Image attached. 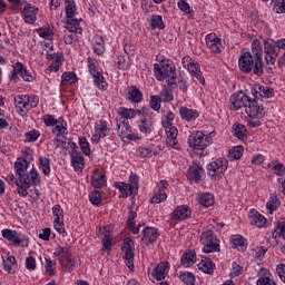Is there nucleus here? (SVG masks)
<instances>
[{
  "label": "nucleus",
  "instance_id": "1",
  "mask_svg": "<svg viewBox=\"0 0 285 285\" xmlns=\"http://www.w3.org/2000/svg\"><path fill=\"white\" fill-rule=\"evenodd\" d=\"M229 110L237 112V110H242V108H246L245 112L247 115V126L248 128H259L262 126V120L266 111L264 110V106L259 102L253 100V98L248 97L244 91H238L230 96L229 98Z\"/></svg>",
  "mask_w": 285,
  "mask_h": 285
},
{
  "label": "nucleus",
  "instance_id": "2",
  "mask_svg": "<svg viewBox=\"0 0 285 285\" xmlns=\"http://www.w3.org/2000/svg\"><path fill=\"white\" fill-rule=\"evenodd\" d=\"M264 49L262 42L255 39L252 42V51H246L238 58V68L240 72L250 75L253 72L257 77L264 75Z\"/></svg>",
  "mask_w": 285,
  "mask_h": 285
},
{
  "label": "nucleus",
  "instance_id": "3",
  "mask_svg": "<svg viewBox=\"0 0 285 285\" xmlns=\"http://www.w3.org/2000/svg\"><path fill=\"white\" fill-rule=\"evenodd\" d=\"M29 166L30 161H28L26 157H19L14 163L16 175L19 177L18 195H20V197H28V188H30V186L41 185L39 171L32 168L28 173Z\"/></svg>",
  "mask_w": 285,
  "mask_h": 285
},
{
  "label": "nucleus",
  "instance_id": "4",
  "mask_svg": "<svg viewBox=\"0 0 285 285\" xmlns=\"http://www.w3.org/2000/svg\"><path fill=\"white\" fill-rule=\"evenodd\" d=\"M154 75L157 81H167V86L177 88V68L170 59H161L159 63H154Z\"/></svg>",
  "mask_w": 285,
  "mask_h": 285
},
{
  "label": "nucleus",
  "instance_id": "5",
  "mask_svg": "<svg viewBox=\"0 0 285 285\" xmlns=\"http://www.w3.org/2000/svg\"><path fill=\"white\" fill-rule=\"evenodd\" d=\"M213 137H215V131H210L208 135L204 131H194L188 136L187 144L196 155L206 157V148L213 144Z\"/></svg>",
  "mask_w": 285,
  "mask_h": 285
},
{
  "label": "nucleus",
  "instance_id": "6",
  "mask_svg": "<svg viewBox=\"0 0 285 285\" xmlns=\"http://www.w3.org/2000/svg\"><path fill=\"white\" fill-rule=\"evenodd\" d=\"M55 257H58L61 266L67 273H72L77 266V259L66 246H58L53 252Z\"/></svg>",
  "mask_w": 285,
  "mask_h": 285
},
{
  "label": "nucleus",
  "instance_id": "7",
  "mask_svg": "<svg viewBox=\"0 0 285 285\" xmlns=\"http://www.w3.org/2000/svg\"><path fill=\"white\" fill-rule=\"evenodd\" d=\"M87 66H88L89 75H91L94 79V86H96L98 90H102V91L108 90V82L106 81V78L104 77V73L101 72V70H99V67H97V61L91 57H89L87 58Z\"/></svg>",
  "mask_w": 285,
  "mask_h": 285
},
{
  "label": "nucleus",
  "instance_id": "8",
  "mask_svg": "<svg viewBox=\"0 0 285 285\" xmlns=\"http://www.w3.org/2000/svg\"><path fill=\"white\" fill-rule=\"evenodd\" d=\"M228 170V160L218 158L207 164V175L214 181H219L224 177V174Z\"/></svg>",
  "mask_w": 285,
  "mask_h": 285
},
{
  "label": "nucleus",
  "instance_id": "9",
  "mask_svg": "<svg viewBox=\"0 0 285 285\" xmlns=\"http://www.w3.org/2000/svg\"><path fill=\"white\" fill-rule=\"evenodd\" d=\"M1 235L7 242H10L11 246H22L23 248H28L30 244V238H28V236L14 229H2Z\"/></svg>",
  "mask_w": 285,
  "mask_h": 285
},
{
  "label": "nucleus",
  "instance_id": "10",
  "mask_svg": "<svg viewBox=\"0 0 285 285\" xmlns=\"http://www.w3.org/2000/svg\"><path fill=\"white\" fill-rule=\"evenodd\" d=\"M110 135V124L106 119H99L95 122L91 144H99L101 139Z\"/></svg>",
  "mask_w": 285,
  "mask_h": 285
},
{
  "label": "nucleus",
  "instance_id": "11",
  "mask_svg": "<svg viewBox=\"0 0 285 285\" xmlns=\"http://www.w3.org/2000/svg\"><path fill=\"white\" fill-rule=\"evenodd\" d=\"M250 94L254 97L252 98V101H255L256 104H259V99H271L272 97H275L273 88L262 85H254Z\"/></svg>",
  "mask_w": 285,
  "mask_h": 285
},
{
  "label": "nucleus",
  "instance_id": "12",
  "mask_svg": "<svg viewBox=\"0 0 285 285\" xmlns=\"http://www.w3.org/2000/svg\"><path fill=\"white\" fill-rule=\"evenodd\" d=\"M121 252L124 253L126 266L135 268V242L130 238L125 239Z\"/></svg>",
  "mask_w": 285,
  "mask_h": 285
},
{
  "label": "nucleus",
  "instance_id": "13",
  "mask_svg": "<svg viewBox=\"0 0 285 285\" xmlns=\"http://www.w3.org/2000/svg\"><path fill=\"white\" fill-rule=\"evenodd\" d=\"M19 77H21L23 79V81H27L29 83H31V81H35L32 73H30V71H28L26 66H23V63H21V62H16V66L13 67V70L11 71L10 79H11V81H17V79H19Z\"/></svg>",
  "mask_w": 285,
  "mask_h": 285
},
{
  "label": "nucleus",
  "instance_id": "14",
  "mask_svg": "<svg viewBox=\"0 0 285 285\" xmlns=\"http://www.w3.org/2000/svg\"><path fill=\"white\" fill-rule=\"evenodd\" d=\"M141 242L146 244V246H150V244H155L159 238V229L157 227L145 226L141 230Z\"/></svg>",
  "mask_w": 285,
  "mask_h": 285
},
{
  "label": "nucleus",
  "instance_id": "15",
  "mask_svg": "<svg viewBox=\"0 0 285 285\" xmlns=\"http://www.w3.org/2000/svg\"><path fill=\"white\" fill-rule=\"evenodd\" d=\"M190 215H193L190 207H188V205H180L174 209L170 214V218L174 219V222H185V219L190 218Z\"/></svg>",
  "mask_w": 285,
  "mask_h": 285
},
{
  "label": "nucleus",
  "instance_id": "16",
  "mask_svg": "<svg viewBox=\"0 0 285 285\" xmlns=\"http://www.w3.org/2000/svg\"><path fill=\"white\" fill-rule=\"evenodd\" d=\"M37 14H39V8L24 1V7L22 10L24 23H35V21H37Z\"/></svg>",
  "mask_w": 285,
  "mask_h": 285
},
{
  "label": "nucleus",
  "instance_id": "17",
  "mask_svg": "<svg viewBox=\"0 0 285 285\" xmlns=\"http://www.w3.org/2000/svg\"><path fill=\"white\" fill-rule=\"evenodd\" d=\"M150 109L144 107L142 112V118L140 119V125H139V130L144 132L145 135H150L153 132V118L148 116Z\"/></svg>",
  "mask_w": 285,
  "mask_h": 285
},
{
  "label": "nucleus",
  "instance_id": "18",
  "mask_svg": "<svg viewBox=\"0 0 285 285\" xmlns=\"http://www.w3.org/2000/svg\"><path fill=\"white\" fill-rule=\"evenodd\" d=\"M206 46L212 52H222V39L215 33H209L205 37Z\"/></svg>",
  "mask_w": 285,
  "mask_h": 285
},
{
  "label": "nucleus",
  "instance_id": "19",
  "mask_svg": "<svg viewBox=\"0 0 285 285\" xmlns=\"http://www.w3.org/2000/svg\"><path fill=\"white\" fill-rule=\"evenodd\" d=\"M204 176V167L195 164L190 165L188 170H187V178L189 181H202V177Z\"/></svg>",
  "mask_w": 285,
  "mask_h": 285
},
{
  "label": "nucleus",
  "instance_id": "20",
  "mask_svg": "<svg viewBox=\"0 0 285 285\" xmlns=\"http://www.w3.org/2000/svg\"><path fill=\"white\" fill-rule=\"evenodd\" d=\"M169 268L170 264L168 262L159 263L153 271L151 275L155 279L161 282V279H166Z\"/></svg>",
  "mask_w": 285,
  "mask_h": 285
},
{
  "label": "nucleus",
  "instance_id": "21",
  "mask_svg": "<svg viewBox=\"0 0 285 285\" xmlns=\"http://www.w3.org/2000/svg\"><path fill=\"white\" fill-rule=\"evenodd\" d=\"M187 70L191 75V77H195V79H197V81L202 83V86L206 83V80L204 79V73H202V67L197 63V61L194 60V62H191L189 67H187Z\"/></svg>",
  "mask_w": 285,
  "mask_h": 285
},
{
  "label": "nucleus",
  "instance_id": "22",
  "mask_svg": "<svg viewBox=\"0 0 285 285\" xmlns=\"http://www.w3.org/2000/svg\"><path fill=\"white\" fill-rule=\"evenodd\" d=\"M52 134L56 135V137L68 135V121H66L63 117L58 118V122L52 128Z\"/></svg>",
  "mask_w": 285,
  "mask_h": 285
},
{
  "label": "nucleus",
  "instance_id": "23",
  "mask_svg": "<svg viewBox=\"0 0 285 285\" xmlns=\"http://www.w3.org/2000/svg\"><path fill=\"white\" fill-rule=\"evenodd\" d=\"M114 186L117 190L121 193V196L126 199L135 193V186L127 184L125 181H116Z\"/></svg>",
  "mask_w": 285,
  "mask_h": 285
},
{
  "label": "nucleus",
  "instance_id": "24",
  "mask_svg": "<svg viewBox=\"0 0 285 285\" xmlns=\"http://www.w3.org/2000/svg\"><path fill=\"white\" fill-rule=\"evenodd\" d=\"M165 132L167 135V144L171 146V148L179 150V141L177 140L179 131L177 130V127H170L169 129H166Z\"/></svg>",
  "mask_w": 285,
  "mask_h": 285
},
{
  "label": "nucleus",
  "instance_id": "25",
  "mask_svg": "<svg viewBox=\"0 0 285 285\" xmlns=\"http://www.w3.org/2000/svg\"><path fill=\"white\" fill-rule=\"evenodd\" d=\"M127 99L128 101H131V104H141V101H144V94L139 88H137V86H130Z\"/></svg>",
  "mask_w": 285,
  "mask_h": 285
},
{
  "label": "nucleus",
  "instance_id": "26",
  "mask_svg": "<svg viewBox=\"0 0 285 285\" xmlns=\"http://www.w3.org/2000/svg\"><path fill=\"white\" fill-rule=\"evenodd\" d=\"M92 48L95 55H104V52H106V40H104V37L95 35L92 38Z\"/></svg>",
  "mask_w": 285,
  "mask_h": 285
},
{
  "label": "nucleus",
  "instance_id": "27",
  "mask_svg": "<svg viewBox=\"0 0 285 285\" xmlns=\"http://www.w3.org/2000/svg\"><path fill=\"white\" fill-rule=\"evenodd\" d=\"M179 115L180 119H184L185 121H195V119L199 117V111L188 107H180Z\"/></svg>",
  "mask_w": 285,
  "mask_h": 285
},
{
  "label": "nucleus",
  "instance_id": "28",
  "mask_svg": "<svg viewBox=\"0 0 285 285\" xmlns=\"http://www.w3.org/2000/svg\"><path fill=\"white\" fill-rule=\"evenodd\" d=\"M249 219L250 224H254V226H257V228H264V226H266V217L259 214V212H257L256 209L250 210Z\"/></svg>",
  "mask_w": 285,
  "mask_h": 285
},
{
  "label": "nucleus",
  "instance_id": "29",
  "mask_svg": "<svg viewBox=\"0 0 285 285\" xmlns=\"http://www.w3.org/2000/svg\"><path fill=\"white\" fill-rule=\"evenodd\" d=\"M232 132L234 137H237L240 141H246L248 139V134H246V126L243 124L235 122L232 127Z\"/></svg>",
  "mask_w": 285,
  "mask_h": 285
},
{
  "label": "nucleus",
  "instance_id": "30",
  "mask_svg": "<svg viewBox=\"0 0 285 285\" xmlns=\"http://www.w3.org/2000/svg\"><path fill=\"white\" fill-rule=\"evenodd\" d=\"M70 158L73 170L77 173H79V170H83V155L79 154V151H73L70 154Z\"/></svg>",
  "mask_w": 285,
  "mask_h": 285
},
{
  "label": "nucleus",
  "instance_id": "31",
  "mask_svg": "<svg viewBox=\"0 0 285 285\" xmlns=\"http://www.w3.org/2000/svg\"><path fill=\"white\" fill-rule=\"evenodd\" d=\"M117 132L119 135V137H127V138H131L130 132H132V127H130V124L128 122V120H122L117 122Z\"/></svg>",
  "mask_w": 285,
  "mask_h": 285
},
{
  "label": "nucleus",
  "instance_id": "32",
  "mask_svg": "<svg viewBox=\"0 0 285 285\" xmlns=\"http://www.w3.org/2000/svg\"><path fill=\"white\" fill-rule=\"evenodd\" d=\"M66 29L69 32H75V35H81L83 31L77 18H68L66 22Z\"/></svg>",
  "mask_w": 285,
  "mask_h": 285
},
{
  "label": "nucleus",
  "instance_id": "33",
  "mask_svg": "<svg viewBox=\"0 0 285 285\" xmlns=\"http://www.w3.org/2000/svg\"><path fill=\"white\" fill-rule=\"evenodd\" d=\"M141 110H137V109H128L125 107H120L118 109V115L120 117H124L125 121L126 119H135V117H137V115H141Z\"/></svg>",
  "mask_w": 285,
  "mask_h": 285
},
{
  "label": "nucleus",
  "instance_id": "34",
  "mask_svg": "<svg viewBox=\"0 0 285 285\" xmlns=\"http://www.w3.org/2000/svg\"><path fill=\"white\" fill-rule=\"evenodd\" d=\"M279 197H277V193H273L269 197V200L266 203V208L269 210V214L273 215L277 208H279Z\"/></svg>",
  "mask_w": 285,
  "mask_h": 285
},
{
  "label": "nucleus",
  "instance_id": "35",
  "mask_svg": "<svg viewBox=\"0 0 285 285\" xmlns=\"http://www.w3.org/2000/svg\"><path fill=\"white\" fill-rule=\"evenodd\" d=\"M230 242L234 245V247L238 248L239 250H246V247L248 246V244H246V238H244V236L239 234L233 235L230 237Z\"/></svg>",
  "mask_w": 285,
  "mask_h": 285
},
{
  "label": "nucleus",
  "instance_id": "36",
  "mask_svg": "<svg viewBox=\"0 0 285 285\" xmlns=\"http://www.w3.org/2000/svg\"><path fill=\"white\" fill-rule=\"evenodd\" d=\"M279 49V47H277V41L267 38L264 40V50H265V55H275L277 53V50Z\"/></svg>",
  "mask_w": 285,
  "mask_h": 285
},
{
  "label": "nucleus",
  "instance_id": "37",
  "mask_svg": "<svg viewBox=\"0 0 285 285\" xmlns=\"http://www.w3.org/2000/svg\"><path fill=\"white\" fill-rule=\"evenodd\" d=\"M203 253H219V239L214 238L208 243H203Z\"/></svg>",
  "mask_w": 285,
  "mask_h": 285
},
{
  "label": "nucleus",
  "instance_id": "38",
  "mask_svg": "<svg viewBox=\"0 0 285 285\" xmlns=\"http://www.w3.org/2000/svg\"><path fill=\"white\" fill-rule=\"evenodd\" d=\"M151 30H164L166 23H164V18L159 14H153L150 19Z\"/></svg>",
  "mask_w": 285,
  "mask_h": 285
},
{
  "label": "nucleus",
  "instance_id": "39",
  "mask_svg": "<svg viewBox=\"0 0 285 285\" xmlns=\"http://www.w3.org/2000/svg\"><path fill=\"white\" fill-rule=\"evenodd\" d=\"M91 184L95 188H104L106 184V175L101 174L100 171L94 173L91 176Z\"/></svg>",
  "mask_w": 285,
  "mask_h": 285
},
{
  "label": "nucleus",
  "instance_id": "40",
  "mask_svg": "<svg viewBox=\"0 0 285 285\" xmlns=\"http://www.w3.org/2000/svg\"><path fill=\"white\" fill-rule=\"evenodd\" d=\"M199 271H203V273H206L207 275H213L215 273V264L210 259L202 261L198 264Z\"/></svg>",
  "mask_w": 285,
  "mask_h": 285
},
{
  "label": "nucleus",
  "instance_id": "41",
  "mask_svg": "<svg viewBox=\"0 0 285 285\" xmlns=\"http://www.w3.org/2000/svg\"><path fill=\"white\" fill-rule=\"evenodd\" d=\"M177 88H171L170 86L165 87L161 91H160V96H158L160 98V100L163 101V104H168L170 101H173L174 96H173V90H176Z\"/></svg>",
  "mask_w": 285,
  "mask_h": 285
},
{
  "label": "nucleus",
  "instance_id": "42",
  "mask_svg": "<svg viewBox=\"0 0 285 285\" xmlns=\"http://www.w3.org/2000/svg\"><path fill=\"white\" fill-rule=\"evenodd\" d=\"M195 257H197V254L195 253V249H189L188 252H185L180 258L181 266H186V264H195Z\"/></svg>",
  "mask_w": 285,
  "mask_h": 285
},
{
  "label": "nucleus",
  "instance_id": "43",
  "mask_svg": "<svg viewBox=\"0 0 285 285\" xmlns=\"http://www.w3.org/2000/svg\"><path fill=\"white\" fill-rule=\"evenodd\" d=\"M45 262H46V265H45L46 274L49 277L57 275V262L52 261L51 258H45Z\"/></svg>",
  "mask_w": 285,
  "mask_h": 285
},
{
  "label": "nucleus",
  "instance_id": "44",
  "mask_svg": "<svg viewBox=\"0 0 285 285\" xmlns=\"http://www.w3.org/2000/svg\"><path fill=\"white\" fill-rule=\"evenodd\" d=\"M37 32L39 37H41L42 39H46L47 41H52L55 37V32L50 27H41L37 30Z\"/></svg>",
  "mask_w": 285,
  "mask_h": 285
},
{
  "label": "nucleus",
  "instance_id": "45",
  "mask_svg": "<svg viewBox=\"0 0 285 285\" xmlns=\"http://www.w3.org/2000/svg\"><path fill=\"white\" fill-rule=\"evenodd\" d=\"M72 83H77V75L75 72H63L61 86H72Z\"/></svg>",
  "mask_w": 285,
  "mask_h": 285
},
{
  "label": "nucleus",
  "instance_id": "46",
  "mask_svg": "<svg viewBox=\"0 0 285 285\" xmlns=\"http://www.w3.org/2000/svg\"><path fill=\"white\" fill-rule=\"evenodd\" d=\"M213 204H215V198L213 197V195L205 193L202 194L199 197V205L204 206V208H208L209 206H213Z\"/></svg>",
  "mask_w": 285,
  "mask_h": 285
},
{
  "label": "nucleus",
  "instance_id": "47",
  "mask_svg": "<svg viewBox=\"0 0 285 285\" xmlns=\"http://www.w3.org/2000/svg\"><path fill=\"white\" fill-rule=\"evenodd\" d=\"M256 285H277L272 274H263L256 281Z\"/></svg>",
  "mask_w": 285,
  "mask_h": 285
},
{
  "label": "nucleus",
  "instance_id": "48",
  "mask_svg": "<svg viewBox=\"0 0 285 285\" xmlns=\"http://www.w3.org/2000/svg\"><path fill=\"white\" fill-rule=\"evenodd\" d=\"M39 166H40L43 175H46V177H48V175H50V158L40 156L39 157Z\"/></svg>",
  "mask_w": 285,
  "mask_h": 285
},
{
  "label": "nucleus",
  "instance_id": "49",
  "mask_svg": "<svg viewBox=\"0 0 285 285\" xmlns=\"http://www.w3.org/2000/svg\"><path fill=\"white\" fill-rule=\"evenodd\" d=\"M136 155L144 159L146 157H153L154 155H157V153H155V150H153L151 147H141L140 146L137 148Z\"/></svg>",
  "mask_w": 285,
  "mask_h": 285
},
{
  "label": "nucleus",
  "instance_id": "50",
  "mask_svg": "<svg viewBox=\"0 0 285 285\" xmlns=\"http://www.w3.org/2000/svg\"><path fill=\"white\" fill-rule=\"evenodd\" d=\"M179 278L185 285H195V274L190 272H181Z\"/></svg>",
  "mask_w": 285,
  "mask_h": 285
},
{
  "label": "nucleus",
  "instance_id": "51",
  "mask_svg": "<svg viewBox=\"0 0 285 285\" xmlns=\"http://www.w3.org/2000/svg\"><path fill=\"white\" fill-rule=\"evenodd\" d=\"M244 155V146H236V147H233L230 150H229V157L232 159H242V156Z\"/></svg>",
  "mask_w": 285,
  "mask_h": 285
},
{
  "label": "nucleus",
  "instance_id": "52",
  "mask_svg": "<svg viewBox=\"0 0 285 285\" xmlns=\"http://www.w3.org/2000/svg\"><path fill=\"white\" fill-rule=\"evenodd\" d=\"M39 137H41V132H39L37 129H32L24 134V141L35 142L37 139H39Z\"/></svg>",
  "mask_w": 285,
  "mask_h": 285
},
{
  "label": "nucleus",
  "instance_id": "53",
  "mask_svg": "<svg viewBox=\"0 0 285 285\" xmlns=\"http://www.w3.org/2000/svg\"><path fill=\"white\" fill-rule=\"evenodd\" d=\"M149 106L151 110L159 112L161 110V98L159 96H151L149 100Z\"/></svg>",
  "mask_w": 285,
  "mask_h": 285
},
{
  "label": "nucleus",
  "instance_id": "54",
  "mask_svg": "<svg viewBox=\"0 0 285 285\" xmlns=\"http://www.w3.org/2000/svg\"><path fill=\"white\" fill-rule=\"evenodd\" d=\"M89 202H91L92 206L101 205V193L98 190H94L89 193Z\"/></svg>",
  "mask_w": 285,
  "mask_h": 285
},
{
  "label": "nucleus",
  "instance_id": "55",
  "mask_svg": "<svg viewBox=\"0 0 285 285\" xmlns=\"http://www.w3.org/2000/svg\"><path fill=\"white\" fill-rule=\"evenodd\" d=\"M53 222H63V208L61 205H55L52 207Z\"/></svg>",
  "mask_w": 285,
  "mask_h": 285
},
{
  "label": "nucleus",
  "instance_id": "56",
  "mask_svg": "<svg viewBox=\"0 0 285 285\" xmlns=\"http://www.w3.org/2000/svg\"><path fill=\"white\" fill-rule=\"evenodd\" d=\"M214 239H217V236H215L213 230L203 232L200 236V244H208V242H213Z\"/></svg>",
  "mask_w": 285,
  "mask_h": 285
},
{
  "label": "nucleus",
  "instance_id": "57",
  "mask_svg": "<svg viewBox=\"0 0 285 285\" xmlns=\"http://www.w3.org/2000/svg\"><path fill=\"white\" fill-rule=\"evenodd\" d=\"M166 199H168V195H166L165 191L158 190V193L154 194L150 202L151 204H161V202H166Z\"/></svg>",
  "mask_w": 285,
  "mask_h": 285
},
{
  "label": "nucleus",
  "instance_id": "58",
  "mask_svg": "<svg viewBox=\"0 0 285 285\" xmlns=\"http://www.w3.org/2000/svg\"><path fill=\"white\" fill-rule=\"evenodd\" d=\"M79 146L83 155H90V142H88L86 137L79 138Z\"/></svg>",
  "mask_w": 285,
  "mask_h": 285
},
{
  "label": "nucleus",
  "instance_id": "59",
  "mask_svg": "<svg viewBox=\"0 0 285 285\" xmlns=\"http://www.w3.org/2000/svg\"><path fill=\"white\" fill-rule=\"evenodd\" d=\"M14 101L18 106L24 108V110H28V95H18L14 98Z\"/></svg>",
  "mask_w": 285,
  "mask_h": 285
},
{
  "label": "nucleus",
  "instance_id": "60",
  "mask_svg": "<svg viewBox=\"0 0 285 285\" xmlns=\"http://www.w3.org/2000/svg\"><path fill=\"white\" fill-rule=\"evenodd\" d=\"M42 121L45 126L55 128V125L59 121V119L55 118L52 115H45Z\"/></svg>",
  "mask_w": 285,
  "mask_h": 285
},
{
  "label": "nucleus",
  "instance_id": "61",
  "mask_svg": "<svg viewBox=\"0 0 285 285\" xmlns=\"http://www.w3.org/2000/svg\"><path fill=\"white\" fill-rule=\"evenodd\" d=\"M177 6L181 12H185V14H190V12H193V8H190V4H188L186 0H179Z\"/></svg>",
  "mask_w": 285,
  "mask_h": 285
},
{
  "label": "nucleus",
  "instance_id": "62",
  "mask_svg": "<svg viewBox=\"0 0 285 285\" xmlns=\"http://www.w3.org/2000/svg\"><path fill=\"white\" fill-rule=\"evenodd\" d=\"M272 170L274 175H277L278 177H282L283 175H285V166L282 163L274 165Z\"/></svg>",
  "mask_w": 285,
  "mask_h": 285
},
{
  "label": "nucleus",
  "instance_id": "63",
  "mask_svg": "<svg viewBox=\"0 0 285 285\" xmlns=\"http://www.w3.org/2000/svg\"><path fill=\"white\" fill-rule=\"evenodd\" d=\"M274 6L276 7V12H285V0H273Z\"/></svg>",
  "mask_w": 285,
  "mask_h": 285
},
{
  "label": "nucleus",
  "instance_id": "64",
  "mask_svg": "<svg viewBox=\"0 0 285 285\" xmlns=\"http://www.w3.org/2000/svg\"><path fill=\"white\" fill-rule=\"evenodd\" d=\"M276 230H277L278 235L283 239H285V220L284 219L278 220Z\"/></svg>",
  "mask_w": 285,
  "mask_h": 285
}]
</instances>
